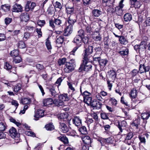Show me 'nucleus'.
<instances>
[{
	"label": "nucleus",
	"mask_w": 150,
	"mask_h": 150,
	"mask_svg": "<svg viewBox=\"0 0 150 150\" xmlns=\"http://www.w3.org/2000/svg\"><path fill=\"white\" fill-rule=\"evenodd\" d=\"M89 57L88 59L83 58L82 64L79 69V71H81L83 69L86 71H88L91 70V62L93 58L91 57Z\"/></svg>",
	"instance_id": "obj_1"
},
{
	"label": "nucleus",
	"mask_w": 150,
	"mask_h": 150,
	"mask_svg": "<svg viewBox=\"0 0 150 150\" xmlns=\"http://www.w3.org/2000/svg\"><path fill=\"white\" fill-rule=\"evenodd\" d=\"M59 98V99H55L54 100V104L58 106L62 105L63 104V101H67L69 100L67 94H66L61 95Z\"/></svg>",
	"instance_id": "obj_2"
},
{
	"label": "nucleus",
	"mask_w": 150,
	"mask_h": 150,
	"mask_svg": "<svg viewBox=\"0 0 150 150\" xmlns=\"http://www.w3.org/2000/svg\"><path fill=\"white\" fill-rule=\"evenodd\" d=\"M62 23V21L58 18H55L54 20L52 19L49 21L50 26L54 30L58 26H61Z\"/></svg>",
	"instance_id": "obj_3"
},
{
	"label": "nucleus",
	"mask_w": 150,
	"mask_h": 150,
	"mask_svg": "<svg viewBox=\"0 0 150 150\" xmlns=\"http://www.w3.org/2000/svg\"><path fill=\"white\" fill-rule=\"evenodd\" d=\"M124 0H121L120 2L119 5L115 8V11L116 14L118 16H121L123 14L122 8L124 6L123 2Z\"/></svg>",
	"instance_id": "obj_4"
},
{
	"label": "nucleus",
	"mask_w": 150,
	"mask_h": 150,
	"mask_svg": "<svg viewBox=\"0 0 150 150\" xmlns=\"http://www.w3.org/2000/svg\"><path fill=\"white\" fill-rule=\"evenodd\" d=\"M84 54L83 58L88 59L89 57H93L91 55L93 52V47L92 46H89L87 48L84 50Z\"/></svg>",
	"instance_id": "obj_5"
},
{
	"label": "nucleus",
	"mask_w": 150,
	"mask_h": 150,
	"mask_svg": "<svg viewBox=\"0 0 150 150\" xmlns=\"http://www.w3.org/2000/svg\"><path fill=\"white\" fill-rule=\"evenodd\" d=\"M36 4L34 2H31L30 1H28L25 6V10L26 11L28 12L30 11H32Z\"/></svg>",
	"instance_id": "obj_6"
},
{
	"label": "nucleus",
	"mask_w": 150,
	"mask_h": 150,
	"mask_svg": "<svg viewBox=\"0 0 150 150\" xmlns=\"http://www.w3.org/2000/svg\"><path fill=\"white\" fill-rule=\"evenodd\" d=\"M10 136L13 139H17L19 136V134L17 132L16 129L13 127H11L9 130Z\"/></svg>",
	"instance_id": "obj_7"
},
{
	"label": "nucleus",
	"mask_w": 150,
	"mask_h": 150,
	"mask_svg": "<svg viewBox=\"0 0 150 150\" xmlns=\"http://www.w3.org/2000/svg\"><path fill=\"white\" fill-rule=\"evenodd\" d=\"M44 111L43 110H38L35 112L34 117L35 120H38L39 118L42 117L44 115Z\"/></svg>",
	"instance_id": "obj_8"
},
{
	"label": "nucleus",
	"mask_w": 150,
	"mask_h": 150,
	"mask_svg": "<svg viewBox=\"0 0 150 150\" xmlns=\"http://www.w3.org/2000/svg\"><path fill=\"white\" fill-rule=\"evenodd\" d=\"M82 37L79 35H76L74 38L73 42L75 44L76 46L80 47L82 45Z\"/></svg>",
	"instance_id": "obj_9"
},
{
	"label": "nucleus",
	"mask_w": 150,
	"mask_h": 150,
	"mask_svg": "<svg viewBox=\"0 0 150 150\" xmlns=\"http://www.w3.org/2000/svg\"><path fill=\"white\" fill-rule=\"evenodd\" d=\"M73 31V26L72 25H68L64 29V35L68 36L70 35Z\"/></svg>",
	"instance_id": "obj_10"
},
{
	"label": "nucleus",
	"mask_w": 150,
	"mask_h": 150,
	"mask_svg": "<svg viewBox=\"0 0 150 150\" xmlns=\"http://www.w3.org/2000/svg\"><path fill=\"white\" fill-rule=\"evenodd\" d=\"M74 69V67L73 64L70 62H67L65 65V67L64 68V71L67 73L71 71Z\"/></svg>",
	"instance_id": "obj_11"
},
{
	"label": "nucleus",
	"mask_w": 150,
	"mask_h": 150,
	"mask_svg": "<svg viewBox=\"0 0 150 150\" xmlns=\"http://www.w3.org/2000/svg\"><path fill=\"white\" fill-rule=\"evenodd\" d=\"M59 128L62 132L66 133L68 131L69 128L64 123L61 121H59Z\"/></svg>",
	"instance_id": "obj_12"
},
{
	"label": "nucleus",
	"mask_w": 150,
	"mask_h": 150,
	"mask_svg": "<svg viewBox=\"0 0 150 150\" xmlns=\"http://www.w3.org/2000/svg\"><path fill=\"white\" fill-rule=\"evenodd\" d=\"M23 10L22 7L19 4H16L13 6L12 9V11L13 12H18L22 11Z\"/></svg>",
	"instance_id": "obj_13"
},
{
	"label": "nucleus",
	"mask_w": 150,
	"mask_h": 150,
	"mask_svg": "<svg viewBox=\"0 0 150 150\" xmlns=\"http://www.w3.org/2000/svg\"><path fill=\"white\" fill-rule=\"evenodd\" d=\"M150 69L148 66L145 67L144 65L141 64L140 65L139 72L142 74L144 72H146L149 71Z\"/></svg>",
	"instance_id": "obj_14"
},
{
	"label": "nucleus",
	"mask_w": 150,
	"mask_h": 150,
	"mask_svg": "<svg viewBox=\"0 0 150 150\" xmlns=\"http://www.w3.org/2000/svg\"><path fill=\"white\" fill-rule=\"evenodd\" d=\"M58 119L60 120V121H62V122H64L67 120L68 115L67 112H65L58 114Z\"/></svg>",
	"instance_id": "obj_15"
},
{
	"label": "nucleus",
	"mask_w": 150,
	"mask_h": 150,
	"mask_svg": "<svg viewBox=\"0 0 150 150\" xmlns=\"http://www.w3.org/2000/svg\"><path fill=\"white\" fill-rule=\"evenodd\" d=\"M72 122L73 124L76 126H80L81 124V120L79 117H75L72 119Z\"/></svg>",
	"instance_id": "obj_16"
},
{
	"label": "nucleus",
	"mask_w": 150,
	"mask_h": 150,
	"mask_svg": "<svg viewBox=\"0 0 150 150\" xmlns=\"http://www.w3.org/2000/svg\"><path fill=\"white\" fill-rule=\"evenodd\" d=\"M131 5L136 8H139L141 6L140 2L138 0H130Z\"/></svg>",
	"instance_id": "obj_17"
},
{
	"label": "nucleus",
	"mask_w": 150,
	"mask_h": 150,
	"mask_svg": "<svg viewBox=\"0 0 150 150\" xmlns=\"http://www.w3.org/2000/svg\"><path fill=\"white\" fill-rule=\"evenodd\" d=\"M43 103L44 106H49V105H52L53 103H54V101L51 98H47L43 100Z\"/></svg>",
	"instance_id": "obj_18"
},
{
	"label": "nucleus",
	"mask_w": 150,
	"mask_h": 150,
	"mask_svg": "<svg viewBox=\"0 0 150 150\" xmlns=\"http://www.w3.org/2000/svg\"><path fill=\"white\" fill-rule=\"evenodd\" d=\"M90 105L94 108L97 109L100 108L102 106L101 103L96 101L91 102Z\"/></svg>",
	"instance_id": "obj_19"
},
{
	"label": "nucleus",
	"mask_w": 150,
	"mask_h": 150,
	"mask_svg": "<svg viewBox=\"0 0 150 150\" xmlns=\"http://www.w3.org/2000/svg\"><path fill=\"white\" fill-rule=\"evenodd\" d=\"M4 67L5 69L8 71H10V72H12L14 73H15L13 70V69L15 70L16 68L14 67L12 68V66L8 62H6L5 63Z\"/></svg>",
	"instance_id": "obj_20"
},
{
	"label": "nucleus",
	"mask_w": 150,
	"mask_h": 150,
	"mask_svg": "<svg viewBox=\"0 0 150 150\" xmlns=\"http://www.w3.org/2000/svg\"><path fill=\"white\" fill-rule=\"evenodd\" d=\"M93 39L96 41H100L102 39V37L99 32H96L95 33L93 36Z\"/></svg>",
	"instance_id": "obj_21"
},
{
	"label": "nucleus",
	"mask_w": 150,
	"mask_h": 150,
	"mask_svg": "<svg viewBox=\"0 0 150 150\" xmlns=\"http://www.w3.org/2000/svg\"><path fill=\"white\" fill-rule=\"evenodd\" d=\"M92 13L95 17H98L102 13V11L98 9H94L92 11Z\"/></svg>",
	"instance_id": "obj_22"
},
{
	"label": "nucleus",
	"mask_w": 150,
	"mask_h": 150,
	"mask_svg": "<svg viewBox=\"0 0 150 150\" xmlns=\"http://www.w3.org/2000/svg\"><path fill=\"white\" fill-rule=\"evenodd\" d=\"M108 62V60L106 59H100L99 61V65L100 68L103 69L106 65Z\"/></svg>",
	"instance_id": "obj_23"
},
{
	"label": "nucleus",
	"mask_w": 150,
	"mask_h": 150,
	"mask_svg": "<svg viewBox=\"0 0 150 150\" xmlns=\"http://www.w3.org/2000/svg\"><path fill=\"white\" fill-rule=\"evenodd\" d=\"M109 77L112 80H114L116 76V72L113 70H110L109 72Z\"/></svg>",
	"instance_id": "obj_24"
},
{
	"label": "nucleus",
	"mask_w": 150,
	"mask_h": 150,
	"mask_svg": "<svg viewBox=\"0 0 150 150\" xmlns=\"http://www.w3.org/2000/svg\"><path fill=\"white\" fill-rule=\"evenodd\" d=\"M66 11L68 15H71L74 13L75 10L73 7H67L66 8Z\"/></svg>",
	"instance_id": "obj_25"
},
{
	"label": "nucleus",
	"mask_w": 150,
	"mask_h": 150,
	"mask_svg": "<svg viewBox=\"0 0 150 150\" xmlns=\"http://www.w3.org/2000/svg\"><path fill=\"white\" fill-rule=\"evenodd\" d=\"M126 124V122L125 121H123L121 122L118 121V127L120 130V132H122V127L125 126Z\"/></svg>",
	"instance_id": "obj_26"
},
{
	"label": "nucleus",
	"mask_w": 150,
	"mask_h": 150,
	"mask_svg": "<svg viewBox=\"0 0 150 150\" xmlns=\"http://www.w3.org/2000/svg\"><path fill=\"white\" fill-rule=\"evenodd\" d=\"M132 18V15L129 13H127L125 14L124 16V19L126 22L130 21Z\"/></svg>",
	"instance_id": "obj_27"
},
{
	"label": "nucleus",
	"mask_w": 150,
	"mask_h": 150,
	"mask_svg": "<svg viewBox=\"0 0 150 150\" xmlns=\"http://www.w3.org/2000/svg\"><path fill=\"white\" fill-rule=\"evenodd\" d=\"M119 41L122 45H126L128 43V40L123 36H120L119 38Z\"/></svg>",
	"instance_id": "obj_28"
},
{
	"label": "nucleus",
	"mask_w": 150,
	"mask_h": 150,
	"mask_svg": "<svg viewBox=\"0 0 150 150\" xmlns=\"http://www.w3.org/2000/svg\"><path fill=\"white\" fill-rule=\"evenodd\" d=\"M31 102V100L29 98H22L21 100V103L23 105H28Z\"/></svg>",
	"instance_id": "obj_29"
},
{
	"label": "nucleus",
	"mask_w": 150,
	"mask_h": 150,
	"mask_svg": "<svg viewBox=\"0 0 150 150\" xmlns=\"http://www.w3.org/2000/svg\"><path fill=\"white\" fill-rule=\"evenodd\" d=\"M48 89L52 96L55 97L58 94V93L55 91L54 87L53 86L49 87Z\"/></svg>",
	"instance_id": "obj_30"
},
{
	"label": "nucleus",
	"mask_w": 150,
	"mask_h": 150,
	"mask_svg": "<svg viewBox=\"0 0 150 150\" xmlns=\"http://www.w3.org/2000/svg\"><path fill=\"white\" fill-rule=\"evenodd\" d=\"M22 21L25 22L27 21L29 19V16L28 14L26 13H22L20 17Z\"/></svg>",
	"instance_id": "obj_31"
},
{
	"label": "nucleus",
	"mask_w": 150,
	"mask_h": 150,
	"mask_svg": "<svg viewBox=\"0 0 150 150\" xmlns=\"http://www.w3.org/2000/svg\"><path fill=\"white\" fill-rule=\"evenodd\" d=\"M93 25L91 24L89 25H85L86 31L88 33H90L93 32Z\"/></svg>",
	"instance_id": "obj_32"
},
{
	"label": "nucleus",
	"mask_w": 150,
	"mask_h": 150,
	"mask_svg": "<svg viewBox=\"0 0 150 150\" xmlns=\"http://www.w3.org/2000/svg\"><path fill=\"white\" fill-rule=\"evenodd\" d=\"M57 139L63 142L64 144H67L68 143L67 138L64 136L62 135L57 137Z\"/></svg>",
	"instance_id": "obj_33"
},
{
	"label": "nucleus",
	"mask_w": 150,
	"mask_h": 150,
	"mask_svg": "<svg viewBox=\"0 0 150 150\" xmlns=\"http://www.w3.org/2000/svg\"><path fill=\"white\" fill-rule=\"evenodd\" d=\"M83 143L89 145L91 143V140L89 136H86L82 139Z\"/></svg>",
	"instance_id": "obj_34"
},
{
	"label": "nucleus",
	"mask_w": 150,
	"mask_h": 150,
	"mask_svg": "<svg viewBox=\"0 0 150 150\" xmlns=\"http://www.w3.org/2000/svg\"><path fill=\"white\" fill-rule=\"evenodd\" d=\"M49 38L48 37L46 40L45 44L47 48L49 51H50L52 49L51 42L49 40Z\"/></svg>",
	"instance_id": "obj_35"
},
{
	"label": "nucleus",
	"mask_w": 150,
	"mask_h": 150,
	"mask_svg": "<svg viewBox=\"0 0 150 150\" xmlns=\"http://www.w3.org/2000/svg\"><path fill=\"white\" fill-rule=\"evenodd\" d=\"M137 95V92L136 89H133L131 91L130 95L132 98H135L136 97Z\"/></svg>",
	"instance_id": "obj_36"
},
{
	"label": "nucleus",
	"mask_w": 150,
	"mask_h": 150,
	"mask_svg": "<svg viewBox=\"0 0 150 150\" xmlns=\"http://www.w3.org/2000/svg\"><path fill=\"white\" fill-rule=\"evenodd\" d=\"M83 100L85 103L90 105L92 102V98L91 96L86 97L83 98Z\"/></svg>",
	"instance_id": "obj_37"
},
{
	"label": "nucleus",
	"mask_w": 150,
	"mask_h": 150,
	"mask_svg": "<svg viewBox=\"0 0 150 150\" xmlns=\"http://www.w3.org/2000/svg\"><path fill=\"white\" fill-rule=\"evenodd\" d=\"M46 129L47 130H52L54 129V127L51 123L46 125L45 127Z\"/></svg>",
	"instance_id": "obj_38"
},
{
	"label": "nucleus",
	"mask_w": 150,
	"mask_h": 150,
	"mask_svg": "<svg viewBox=\"0 0 150 150\" xmlns=\"http://www.w3.org/2000/svg\"><path fill=\"white\" fill-rule=\"evenodd\" d=\"M64 41V38L63 36H60L57 38L56 40L57 44L61 45Z\"/></svg>",
	"instance_id": "obj_39"
},
{
	"label": "nucleus",
	"mask_w": 150,
	"mask_h": 150,
	"mask_svg": "<svg viewBox=\"0 0 150 150\" xmlns=\"http://www.w3.org/2000/svg\"><path fill=\"white\" fill-rule=\"evenodd\" d=\"M10 55L12 57H17L19 55L18 51L17 50H14L11 52Z\"/></svg>",
	"instance_id": "obj_40"
},
{
	"label": "nucleus",
	"mask_w": 150,
	"mask_h": 150,
	"mask_svg": "<svg viewBox=\"0 0 150 150\" xmlns=\"http://www.w3.org/2000/svg\"><path fill=\"white\" fill-rule=\"evenodd\" d=\"M79 131L82 134H85L87 133V130L85 127L83 126L79 129Z\"/></svg>",
	"instance_id": "obj_41"
},
{
	"label": "nucleus",
	"mask_w": 150,
	"mask_h": 150,
	"mask_svg": "<svg viewBox=\"0 0 150 150\" xmlns=\"http://www.w3.org/2000/svg\"><path fill=\"white\" fill-rule=\"evenodd\" d=\"M150 116V112L142 113L141 115V117L144 120L148 119Z\"/></svg>",
	"instance_id": "obj_42"
},
{
	"label": "nucleus",
	"mask_w": 150,
	"mask_h": 150,
	"mask_svg": "<svg viewBox=\"0 0 150 150\" xmlns=\"http://www.w3.org/2000/svg\"><path fill=\"white\" fill-rule=\"evenodd\" d=\"M6 128V124L2 122H0V131H4Z\"/></svg>",
	"instance_id": "obj_43"
},
{
	"label": "nucleus",
	"mask_w": 150,
	"mask_h": 150,
	"mask_svg": "<svg viewBox=\"0 0 150 150\" xmlns=\"http://www.w3.org/2000/svg\"><path fill=\"white\" fill-rule=\"evenodd\" d=\"M1 8L4 11L7 12L10 10V7L6 5H3L1 6Z\"/></svg>",
	"instance_id": "obj_44"
},
{
	"label": "nucleus",
	"mask_w": 150,
	"mask_h": 150,
	"mask_svg": "<svg viewBox=\"0 0 150 150\" xmlns=\"http://www.w3.org/2000/svg\"><path fill=\"white\" fill-rule=\"evenodd\" d=\"M128 49L126 48L125 50L119 52V53L121 55L125 56L127 55L128 53Z\"/></svg>",
	"instance_id": "obj_45"
},
{
	"label": "nucleus",
	"mask_w": 150,
	"mask_h": 150,
	"mask_svg": "<svg viewBox=\"0 0 150 150\" xmlns=\"http://www.w3.org/2000/svg\"><path fill=\"white\" fill-rule=\"evenodd\" d=\"M22 60V59L21 57L20 56H18L15 57L14 58L13 61L15 63H20Z\"/></svg>",
	"instance_id": "obj_46"
},
{
	"label": "nucleus",
	"mask_w": 150,
	"mask_h": 150,
	"mask_svg": "<svg viewBox=\"0 0 150 150\" xmlns=\"http://www.w3.org/2000/svg\"><path fill=\"white\" fill-rule=\"evenodd\" d=\"M21 89V85L20 84H18L14 88V91L16 92H18V91L20 90Z\"/></svg>",
	"instance_id": "obj_47"
},
{
	"label": "nucleus",
	"mask_w": 150,
	"mask_h": 150,
	"mask_svg": "<svg viewBox=\"0 0 150 150\" xmlns=\"http://www.w3.org/2000/svg\"><path fill=\"white\" fill-rule=\"evenodd\" d=\"M106 141L107 143L112 144L115 141V139L113 137H110L107 138Z\"/></svg>",
	"instance_id": "obj_48"
},
{
	"label": "nucleus",
	"mask_w": 150,
	"mask_h": 150,
	"mask_svg": "<svg viewBox=\"0 0 150 150\" xmlns=\"http://www.w3.org/2000/svg\"><path fill=\"white\" fill-rule=\"evenodd\" d=\"M1 98L3 101L4 102H9L10 98L9 97L6 95H3L1 97Z\"/></svg>",
	"instance_id": "obj_49"
},
{
	"label": "nucleus",
	"mask_w": 150,
	"mask_h": 150,
	"mask_svg": "<svg viewBox=\"0 0 150 150\" xmlns=\"http://www.w3.org/2000/svg\"><path fill=\"white\" fill-rule=\"evenodd\" d=\"M18 47L20 48H24L25 47V45L24 42L22 41H20L18 42Z\"/></svg>",
	"instance_id": "obj_50"
},
{
	"label": "nucleus",
	"mask_w": 150,
	"mask_h": 150,
	"mask_svg": "<svg viewBox=\"0 0 150 150\" xmlns=\"http://www.w3.org/2000/svg\"><path fill=\"white\" fill-rule=\"evenodd\" d=\"M66 60V59L65 58H63L60 59L58 61V63L59 65H61L64 64Z\"/></svg>",
	"instance_id": "obj_51"
},
{
	"label": "nucleus",
	"mask_w": 150,
	"mask_h": 150,
	"mask_svg": "<svg viewBox=\"0 0 150 150\" xmlns=\"http://www.w3.org/2000/svg\"><path fill=\"white\" fill-rule=\"evenodd\" d=\"M100 116L102 119L104 120L108 119V115L104 112H102L100 113Z\"/></svg>",
	"instance_id": "obj_52"
},
{
	"label": "nucleus",
	"mask_w": 150,
	"mask_h": 150,
	"mask_svg": "<svg viewBox=\"0 0 150 150\" xmlns=\"http://www.w3.org/2000/svg\"><path fill=\"white\" fill-rule=\"evenodd\" d=\"M76 22V20L71 18L70 16L69 17V20L68 21V25H72L73 26L74 23Z\"/></svg>",
	"instance_id": "obj_53"
},
{
	"label": "nucleus",
	"mask_w": 150,
	"mask_h": 150,
	"mask_svg": "<svg viewBox=\"0 0 150 150\" xmlns=\"http://www.w3.org/2000/svg\"><path fill=\"white\" fill-rule=\"evenodd\" d=\"M45 24V21L44 20H38V24L41 27L43 26Z\"/></svg>",
	"instance_id": "obj_54"
},
{
	"label": "nucleus",
	"mask_w": 150,
	"mask_h": 150,
	"mask_svg": "<svg viewBox=\"0 0 150 150\" xmlns=\"http://www.w3.org/2000/svg\"><path fill=\"white\" fill-rule=\"evenodd\" d=\"M10 120L11 122L13 123L18 127L21 125V123L20 122L17 121L15 119L13 118L10 119Z\"/></svg>",
	"instance_id": "obj_55"
},
{
	"label": "nucleus",
	"mask_w": 150,
	"mask_h": 150,
	"mask_svg": "<svg viewBox=\"0 0 150 150\" xmlns=\"http://www.w3.org/2000/svg\"><path fill=\"white\" fill-rule=\"evenodd\" d=\"M133 136V133L132 132H129L126 135V137L125 139H131Z\"/></svg>",
	"instance_id": "obj_56"
},
{
	"label": "nucleus",
	"mask_w": 150,
	"mask_h": 150,
	"mask_svg": "<svg viewBox=\"0 0 150 150\" xmlns=\"http://www.w3.org/2000/svg\"><path fill=\"white\" fill-rule=\"evenodd\" d=\"M54 5L55 7L58 8L60 9H61L62 8V5L59 2L56 1Z\"/></svg>",
	"instance_id": "obj_57"
},
{
	"label": "nucleus",
	"mask_w": 150,
	"mask_h": 150,
	"mask_svg": "<svg viewBox=\"0 0 150 150\" xmlns=\"http://www.w3.org/2000/svg\"><path fill=\"white\" fill-rule=\"evenodd\" d=\"M96 98L97 100L103 102V103H104L105 101V100L99 94L96 95Z\"/></svg>",
	"instance_id": "obj_58"
},
{
	"label": "nucleus",
	"mask_w": 150,
	"mask_h": 150,
	"mask_svg": "<svg viewBox=\"0 0 150 150\" xmlns=\"http://www.w3.org/2000/svg\"><path fill=\"white\" fill-rule=\"evenodd\" d=\"M12 21V19L11 18H10L8 17L6 18L4 20L5 23L6 25H8L9 24L11 23Z\"/></svg>",
	"instance_id": "obj_59"
},
{
	"label": "nucleus",
	"mask_w": 150,
	"mask_h": 150,
	"mask_svg": "<svg viewBox=\"0 0 150 150\" xmlns=\"http://www.w3.org/2000/svg\"><path fill=\"white\" fill-rule=\"evenodd\" d=\"M11 104L12 105L16 107V108H17L19 105V104L18 102L16 100H13L11 101Z\"/></svg>",
	"instance_id": "obj_60"
},
{
	"label": "nucleus",
	"mask_w": 150,
	"mask_h": 150,
	"mask_svg": "<svg viewBox=\"0 0 150 150\" xmlns=\"http://www.w3.org/2000/svg\"><path fill=\"white\" fill-rule=\"evenodd\" d=\"M25 133L28 136H32L33 137L35 136V134L33 132L31 131H26Z\"/></svg>",
	"instance_id": "obj_61"
},
{
	"label": "nucleus",
	"mask_w": 150,
	"mask_h": 150,
	"mask_svg": "<svg viewBox=\"0 0 150 150\" xmlns=\"http://www.w3.org/2000/svg\"><path fill=\"white\" fill-rule=\"evenodd\" d=\"M62 81V77H59L57 79L55 82V84L57 85L58 87L60 85Z\"/></svg>",
	"instance_id": "obj_62"
},
{
	"label": "nucleus",
	"mask_w": 150,
	"mask_h": 150,
	"mask_svg": "<svg viewBox=\"0 0 150 150\" xmlns=\"http://www.w3.org/2000/svg\"><path fill=\"white\" fill-rule=\"evenodd\" d=\"M42 144L38 143L37 146L34 148V150H41Z\"/></svg>",
	"instance_id": "obj_63"
},
{
	"label": "nucleus",
	"mask_w": 150,
	"mask_h": 150,
	"mask_svg": "<svg viewBox=\"0 0 150 150\" xmlns=\"http://www.w3.org/2000/svg\"><path fill=\"white\" fill-rule=\"evenodd\" d=\"M144 23L146 26H150V17L147 18Z\"/></svg>",
	"instance_id": "obj_64"
}]
</instances>
